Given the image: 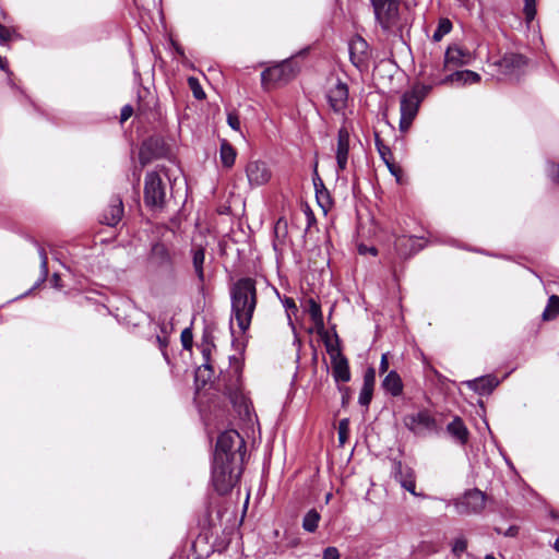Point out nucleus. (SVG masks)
I'll return each mask as SVG.
<instances>
[{"mask_svg":"<svg viewBox=\"0 0 559 559\" xmlns=\"http://www.w3.org/2000/svg\"><path fill=\"white\" fill-rule=\"evenodd\" d=\"M231 313L241 332H246L257 307L255 281L250 277L238 280L230 289Z\"/></svg>","mask_w":559,"mask_h":559,"instance_id":"obj_1","label":"nucleus"},{"mask_svg":"<svg viewBox=\"0 0 559 559\" xmlns=\"http://www.w3.org/2000/svg\"><path fill=\"white\" fill-rule=\"evenodd\" d=\"M242 473V465H236L229 460L214 456L212 466V481L219 495L229 492L237 484Z\"/></svg>","mask_w":559,"mask_h":559,"instance_id":"obj_2","label":"nucleus"},{"mask_svg":"<svg viewBox=\"0 0 559 559\" xmlns=\"http://www.w3.org/2000/svg\"><path fill=\"white\" fill-rule=\"evenodd\" d=\"M246 455V442L237 430L229 429L218 436L214 456L229 460L236 465H242Z\"/></svg>","mask_w":559,"mask_h":559,"instance_id":"obj_3","label":"nucleus"},{"mask_svg":"<svg viewBox=\"0 0 559 559\" xmlns=\"http://www.w3.org/2000/svg\"><path fill=\"white\" fill-rule=\"evenodd\" d=\"M431 91V85L416 83L412 90L405 92L401 98V119L400 129L406 131L418 112V108L424 98Z\"/></svg>","mask_w":559,"mask_h":559,"instance_id":"obj_4","label":"nucleus"},{"mask_svg":"<svg viewBox=\"0 0 559 559\" xmlns=\"http://www.w3.org/2000/svg\"><path fill=\"white\" fill-rule=\"evenodd\" d=\"M167 182L159 171H150L144 180V202L146 206L162 210L166 204Z\"/></svg>","mask_w":559,"mask_h":559,"instance_id":"obj_5","label":"nucleus"},{"mask_svg":"<svg viewBox=\"0 0 559 559\" xmlns=\"http://www.w3.org/2000/svg\"><path fill=\"white\" fill-rule=\"evenodd\" d=\"M299 71L297 62L286 59L269 67L261 73V82L264 87L269 84H286L293 80Z\"/></svg>","mask_w":559,"mask_h":559,"instance_id":"obj_6","label":"nucleus"},{"mask_svg":"<svg viewBox=\"0 0 559 559\" xmlns=\"http://www.w3.org/2000/svg\"><path fill=\"white\" fill-rule=\"evenodd\" d=\"M374 16L383 31H389L399 19V2L396 0H371Z\"/></svg>","mask_w":559,"mask_h":559,"instance_id":"obj_7","label":"nucleus"},{"mask_svg":"<svg viewBox=\"0 0 559 559\" xmlns=\"http://www.w3.org/2000/svg\"><path fill=\"white\" fill-rule=\"evenodd\" d=\"M486 506V496L479 489L467 490L454 502L455 510L461 515L480 513Z\"/></svg>","mask_w":559,"mask_h":559,"instance_id":"obj_8","label":"nucleus"},{"mask_svg":"<svg viewBox=\"0 0 559 559\" xmlns=\"http://www.w3.org/2000/svg\"><path fill=\"white\" fill-rule=\"evenodd\" d=\"M148 264L154 270L163 269L175 277L174 260L169 248L164 242H155L151 248Z\"/></svg>","mask_w":559,"mask_h":559,"instance_id":"obj_9","label":"nucleus"},{"mask_svg":"<svg viewBox=\"0 0 559 559\" xmlns=\"http://www.w3.org/2000/svg\"><path fill=\"white\" fill-rule=\"evenodd\" d=\"M326 352L331 357L332 362V374L336 382H348L350 380V371L348 366V360L341 353V349L337 346H334L332 343L326 342Z\"/></svg>","mask_w":559,"mask_h":559,"instance_id":"obj_10","label":"nucleus"},{"mask_svg":"<svg viewBox=\"0 0 559 559\" xmlns=\"http://www.w3.org/2000/svg\"><path fill=\"white\" fill-rule=\"evenodd\" d=\"M404 425L416 435H423L437 429V421L428 411H419L418 413L406 415L404 417Z\"/></svg>","mask_w":559,"mask_h":559,"instance_id":"obj_11","label":"nucleus"},{"mask_svg":"<svg viewBox=\"0 0 559 559\" xmlns=\"http://www.w3.org/2000/svg\"><path fill=\"white\" fill-rule=\"evenodd\" d=\"M326 99L331 109L336 114H344L348 103V86L341 80L329 87Z\"/></svg>","mask_w":559,"mask_h":559,"instance_id":"obj_12","label":"nucleus"},{"mask_svg":"<svg viewBox=\"0 0 559 559\" xmlns=\"http://www.w3.org/2000/svg\"><path fill=\"white\" fill-rule=\"evenodd\" d=\"M472 61L473 55L468 49L459 45H451L445 50L442 70L448 71L452 68L467 66L471 64Z\"/></svg>","mask_w":559,"mask_h":559,"instance_id":"obj_13","label":"nucleus"},{"mask_svg":"<svg viewBox=\"0 0 559 559\" xmlns=\"http://www.w3.org/2000/svg\"><path fill=\"white\" fill-rule=\"evenodd\" d=\"M246 175L251 187H260L269 182L272 177L267 164L262 160H251L246 167Z\"/></svg>","mask_w":559,"mask_h":559,"instance_id":"obj_14","label":"nucleus"},{"mask_svg":"<svg viewBox=\"0 0 559 559\" xmlns=\"http://www.w3.org/2000/svg\"><path fill=\"white\" fill-rule=\"evenodd\" d=\"M393 476L400 485L413 496H419L416 492V476L412 467L404 465L401 461L393 463Z\"/></svg>","mask_w":559,"mask_h":559,"instance_id":"obj_15","label":"nucleus"},{"mask_svg":"<svg viewBox=\"0 0 559 559\" xmlns=\"http://www.w3.org/2000/svg\"><path fill=\"white\" fill-rule=\"evenodd\" d=\"M480 81V75L471 70H460L454 71L443 79H432L435 84H447V85H455V86H465L478 83Z\"/></svg>","mask_w":559,"mask_h":559,"instance_id":"obj_16","label":"nucleus"},{"mask_svg":"<svg viewBox=\"0 0 559 559\" xmlns=\"http://www.w3.org/2000/svg\"><path fill=\"white\" fill-rule=\"evenodd\" d=\"M349 139L350 133L346 126H342L337 132V145H336V164L337 173L343 171L347 168L348 154H349Z\"/></svg>","mask_w":559,"mask_h":559,"instance_id":"obj_17","label":"nucleus"},{"mask_svg":"<svg viewBox=\"0 0 559 559\" xmlns=\"http://www.w3.org/2000/svg\"><path fill=\"white\" fill-rule=\"evenodd\" d=\"M525 64L523 56L518 53H506L496 62L498 71L503 75H513Z\"/></svg>","mask_w":559,"mask_h":559,"instance_id":"obj_18","label":"nucleus"},{"mask_svg":"<svg viewBox=\"0 0 559 559\" xmlns=\"http://www.w3.org/2000/svg\"><path fill=\"white\" fill-rule=\"evenodd\" d=\"M124 216V206L121 198L112 197L110 200L109 209L107 210V227L115 229L122 228V218Z\"/></svg>","mask_w":559,"mask_h":559,"instance_id":"obj_19","label":"nucleus"},{"mask_svg":"<svg viewBox=\"0 0 559 559\" xmlns=\"http://www.w3.org/2000/svg\"><path fill=\"white\" fill-rule=\"evenodd\" d=\"M468 388L480 395L489 394L499 384V380L493 376L479 377L467 382Z\"/></svg>","mask_w":559,"mask_h":559,"instance_id":"obj_20","label":"nucleus"},{"mask_svg":"<svg viewBox=\"0 0 559 559\" xmlns=\"http://www.w3.org/2000/svg\"><path fill=\"white\" fill-rule=\"evenodd\" d=\"M447 431L461 444H465L468 441V429L459 416H455L453 420L448 424Z\"/></svg>","mask_w":559,"mask_h":559,"instance_id":"obj_21","label":"nucleus"},{"mask_svg":"<svg viewBox=\"0 0 559 559\" xmlns=\"http://www.w3.org/2000/svg\"><path fill=\"white\" fill-rule=\"evenodd\" d=\"M368 44L360 37L356 36L349 43V55L353 63L358 66L367 58Z\"/></svg>","mask_w":559,"mask_h":559,"instance_id":"obj_22","label":"nucleus"},{"mask_svg":"<svg viewBox=\"0 0 559 559\" xmlns=\"http://www.w3.org/2000/svg\"><path fill=\"white\" fill-rule=\"evenodd\" d=\"M192 265L200 283L204 282V262L205 248L202 245H192L191 247Z\"/></svg>","mask_w":559,"mask_h":559,"instance_id":"obj_23","label":"nucleus"},{"mask_svg":"<svg viewBox=\"0 0 559 559\" xmlns=\"http://www.w3.org/2000/svg\"><path fill=\"white\" fill-rule=\"evenodd\" d=\"M383 389L393 396H399L403 392L402 379L396 371H390L382 382Z\"/></svg>","mask_w":559,"mask_h":559,"instance_id":"obj_24","label":"nucleus"},{"mask_svg":"<svg viewBox=\"0 0 559 559\" xmlns=\"http://www.w3.org/2000/svg\"><path fill=\"white\" fill-rule=\"evenodd\" d=\"M236 150L226 140H223L219 147V158L224 167L230 168L236 160Z\"/></svg>","mask_w":559,"mask_h":559,"instance_id":"obj_25","label":"nucleus"},{"mask_svg":"<svg viewBox=\"0 0 559 559\" xmlns=\"http://www.w3.org/2000/svg\"><path fill=\"white\" fill-rule=\"evenodd\" d=\"M451 551L456 559H473L471 554L467 552V539L464 536L453 539Z\"/></svg>","mask_w":559,"mask_h":559,"instance_id":"obj_26","label":"nucleus"},{"mask_svg":"<svg viewBox=\"0 0 559 559\" xmlns=\"http://www.w3.org/2000/svg\"><path fill=\"white\" fill-rule=\"evenodd\" d=\"M307 311L317 326H323V316L320 305L312 298L307 300Z\"/></svg>","mask_w":559,"mask_h":559,"instance_id":"obj_27","label":"nucleus"},{"mask_svg":"<svg viewBox=\"0 0 559 559\" xmlns=\"http://www.w3.org/2000/svg\"><path fill=\"white\" fill-rule=\"evenodd\" d=\"M321 516L316 509H311L306 513L302 520V527L305 531L313 533L319 525Z\"/></svg>","mask_w":559,"mask_h":559,"instance_id":"obj_28","label":"nucleus"},{"mask_svg":"<svg viewBox=\"0 0 559 559\" xmlns=\"http://www.w3.org/2000/svg\"><path fill=\"white\" fill-rule=\"evenodd\" d=\"M21 39V35L14 27L0 23V45L7 46L10 41Z\"/></svg>","mask_w":559,"mask_h":559,"instance_id":"obj_29","label":"nucleus"},{"mask_svg":"<svg viewBox=\"0 0 559 559\" xmlns=\"http://www.w3.org/2000/svg\"><path fill=\"white\" fill-rule=\"evenodd\" d=\"M559 314V297L552 295L548 299V304L543 312L544 320H552Z\"/></svg>","mask_w":559,"mask_h":559,"instance_id":"obj_30","label":"nucleus"},{"mask_svg":"<svg viewBox=\"0 0 559 559\" xmlns=\"http://www.w3.org/2000/svg\"><path fill=\"white\" fill-rule=\"evenodd\" d=\"M452 29V23L449 19H440L437 29L432 35L435 41H440Z\"/></svg>","mask_w":559,"mask_h":559,"instance_id":"obj_31","label":"nucleus"},{"mask_svg":"<svg viewBox=\"0 0 559 559\" xmlns=\"http://www.w3.org/2000/svg\"><path fill=\"white\" fill-rule=\"evenodd\" d=\"M376 147L381 157V159L386 163V160L393 159V154L391 148L383 143L378 134H376Z\"/></svg>","mask_w":559,"mask_h":559,"instance_id":"obj_32","label":"nucleus"},{"mask_svg":"<svg viewBox=\"0 0 559 559\" xmlns=\"http://www.w3.org/2000/svg\"><path fill=\"white\" fill-rule=\"evenodd\" d=\"M188 85H189L190 90L192 91L193 96L197 99L201 100V99L205 98V93L197 78L190 76L188 79Z\"/></svg>","mask_w":559,"mask_h":559,"instance_id":"obj_33","label":"nucleus"},{"mask_svg":"<svg viewBox=\"0 0 559 559\" xmlns=\"http://www.w3.org/2000/svg\"><path fill=\"white\" fill-rule=\"evenodd\" d=\"M349 433V420L347 418L342 419L338 423V442L344 445L348 439Z\"/></svg>","mask_w":559,"mask_h":559,"instance_id":"obj_34","label":"nucleus"},{"mask_svg":"<svg viewBox=\"0 0 559 559\" xmlns=\"http://www.w3.org/2000/svg\"><path fill=\"white\" fill-rule=\"evenodd\" d=\"M373 394V388L362 386L359 393L358 403L368 407Z\"/></svg>","mask_w":559,"mask_h":559,"instance_id":"obj_35","label":"nucleus"},{"mask_svg":"<svg viewBox=\"0 0 559 559\" xmlns=\"http://www.w3.org/2000/svg\"><path fill=\"white\" fill-rule=\"evenodd\" d=\"M212 347H214V344L209 342V341H204L202 344H201V352H202V355L204 357V362H203V367L206 368V369H211L212 366L210 364V354H211V349Z\"/></svg>","mask_w":559,"mask_h":559,"instance_id":"obj_36","label":"nucleus"},{"mask_svg":"<svg viewBox=\"0 0 559 559\" xmlns=\"http://www.w3.org/2000/svg\"><path fill=\"white\" fill-rule=\"evenodd\" d=\"M524 14L527 22L534 20L536 15V2L535 0H524Z\"/></svg>","mask_w":559,"mask_h":559,"instance_id":"obj_37","label":"nucleus"},{"mask_svg":"<svg viewBox=\"0 0 559 559\" xmlns=\"http://www.w3.org/2000/svg\"><path fill=\"white\" fill-rule=\"evenodd\" d=\"M314 187H316V192H317V199H318L319 203L321 205H323L321 203V201L324 198L328 199L329 194H328V191H326L322 180L319 177H317V179H314Z\"/></svg>","mask_w":559,"mask_h":559,"instance_id":"obj_38","label":"nucleus"},{"mask_svg":"<svg viewBox=\"0 0 559 559\" xmlns=\"http://www.w3.org/2000/svg\"><path fill=\"white\" fill-rule=\"evenodd\" d=\"M374 383H376V370H374V368L369 367L364 374L362 386L374 388Z\"/></svg>","mask_w":559,"mask_h":559,"instance_id":"obj_39","label":"nucleus"},{"mask_svg":"<svg viewBox=\"0 0 559 559\" xmlns=\"http://www.w3.org/2000/svg\"><path fill=\"white\" fill-rule=\"evenodd\" d=\"M38 254L40 258L41 273L44 276H47V274H48V257H47L45 249L40 246H38Z\"/></svg>","mask_w":559,"mask_h":559,"instance_id":"obj_40","label":"nucleus"},{"mask_svg":"<svg viewBox=\"0 0 559 559\" xmlns=\"http://www.w3.org/2000/svg\"><path fill=\"white\" fill-rule=\"evenodd\" d=\"M547 174L554 182L559 183V164L549 163L547 167Z\"/></svg>","mask_w":559,"mask_h":559,"instance_id":"obj_41","label":"nucleus"},{"mask_svg":"<svg viewBox=\"0 0 559 559\" xmlns=\"http://www.w3.org/2000/svg\"><path fill=\"white\" fill-rule=\"evenodd\" d=\"M440 71H441V70L439 69V67H437V66H436V67H431V68H430V72H429V73H427V80H428V83H427L426 85H431V88H432L433 86H436L437 84H435V83L432 82V79H443V78H444V76H441V75H440Z\"/></svg>","mask_w":559,"mask_h":559,"instance_id":"obj_42","label":"nucleus"},{"mask_svg":"<svg viewBox=\"0 0 559 559\" xmlns=\"http://www.w3.org/2000/svg\"><path fill=\"white\" fill-rule=\"evenodd\" d=\"M227 123L228 126L236 130V131H239L240 130V120H239V117L237 114L235 112H228L227 115Z\"/></svg>","mask_w":559,"mask_h":559,"instance_id":"obj_43","label":"nucleus"},{"mask_svg":"<svg viewBox=\"0 0 559 559\" xmlns=\"http://www.w3.org/2000/svg\"><path fill=\"white\" fill-rule=\"evenodd\" d=\"M181 342L182 346L186 349H189L192 346V333L189 329H186L181 333Z\"/></svg>","mask_w":559,"mask_h":559,"instance_id":"obj_44","label":"nucleus"},{"mask_svg":"<svg viewBox=\"0 0 559 559\" xmlns=\"http://www.w3.org/2000/svg\"><path fill=\"white\" fill-rule=\"evenodd\" d=\"M160 330H162V333H164V335H157L156 336V342L158 343L159 348L164 349L168 345V340H167V336L165 335V333H166V325H165V323L162 324Z\"/></svg>","mask_w":559,"mask_h":559,"instance_id":"obj_45","label":"nucleus"},{"mask_svg":"<svg viewBox=\"0 0 559 559\" xmlns=\"http://www.w3.org/2000/svg\"><path fill=\"white\" fill-rule=\"evenodd\" d=\"M322 559H340V552L336 547H328L323 551Z\"/></svg>","mask_w":559,"mask_h":559,"instance_id":"obj_46","label":"nucleus"},{"mask_svg":"<svg viewBox=\"0 0 559 559\" xmlns=\"http://www.w3.org/2000/svg\"><path fill=\"white\" fill-rule=\"evenodd\" d=\"M133 115V108L130 105H126L122 107L120 112V122L123 123Z\"/></svg>","mask_w":559,"mask_h":559,"instance_id":"obj_47","label":"nucleus"},{"mask_svg":"<svg viewBox=\"0 0 559 559\" xmlns=\"http://www.w3.org/2000/svg\"><path fill=\"white\" fill-rule=\"evenodd\" d=\"M283 306L287 311H292L294 314L298 311V308L296 306V302L293 298L286 297L283 300Z\"/></svg>","mask_w":559,"mask_h":559,"instance_id":"obj_48","label":"nucleus"},{"mask_svg":"<svg viewBox=\"0 0 559 559\" xmlns=\"http://www.w3.org/2000/svg\"><path fill=\"white\" fill-rule=\"evenodd\" d=\"M388 167V169L390 170V173L395 176L396 178H399L400 174H401V168L400 166H397L393 159L391 160H386V163H384Z\"/></svg>","mask_w":559,"mask_h":559,"instance_id":"obj_49","label":"nucleus"},{"mask_svg":"<svg viewBox=\"0 0 559 559\" xmlns=\"http://www.w3.org/2000/svg\"><path fill=\"white\" fill-rule=\"evenodd\" d=\"M358 252H359L360 254H367V253H369V254H371V255H377V254H378V250H377V248H374V247H367V246H365V245H360V246L358 247Z\"/></svg>","mask_w":559,"mask_h":559,"instance_id":"obj_50","label":"nucleus"},{"mask_svg":"<svg viewBox=\"0 0 559 559\" xmlns=\"http://www.w3.org/2000/svg\"><path fill=\"white\" fill-rule=\"evenodd\" d=\"M388 369H389L388 354H383L381 357L379 371H380V373H384L388 371Z\"/></svg>","mask_w":559,"mask_h":559,"instance_id":"obj_51","label":"nucleus"},{"mask_svg":"<svg viewBox=\"0 0 559 559\" xmlns=\"http://www.w3.org/2000/svg\"><path fill=\"white\" fill-rule=\"evenodd\" d=\"M50 283H51V285H52L53 287H56V288H61V287H62V285H61V278H60V276H59L57 273H55V274L52 275V277H51V280H50Z\"/></svg>","mask_w":559,"mask_h":559,"instance_id":"obj_52","label":"nucleus"},{"mask_svg":"<svg viewBox=\"0 0 559 559\" xmlns=\"http://www.w3.org/2000/svg\"><path fill=\"white\" fill-rule=\"evenodd\" d=\"M518 533H519V528L516 526L512 525L506 532H503V535L508 536V537H514L518 535Z\"/></svg>","mask_w":559,"mask_h":559,"instance_id":"obj_53","label":"nucleus"},{"mask_svg":"<svg viewBox=\"0 0 559 559\" xmlns=\"http://www.w3.org/2000/svg\"><path fill=\"white\" fill-rule=\"evenodd\" d=\"M153 109V107L150 106V103H141L139 105V110L143 114L147 112V111H151Z\"/></svg>","mask_w":559,"mask_h":559,"instance_id":"obj_54","label":"nucleus"},{"mask_svg":"<svg viewBox=\"0 0 559 559\" xmlns=\"http://www.w3.org/2000/svg\"><path fill=\"white\" fill-rule=\"evenodd\" d=\"M7 68V61L0 56V69L5 70Z\"/></svg>","mask_w":559,"mask_h":559,"instance_id":"obj_55","label":"nucleus"},{"mask_svg":"<svg viewBox=\"0 0 559 559\" xmlns=\"http://www.w3.org/2000/svg\"><path fill=\"white\" fill-rule=\"evenodd\" d=\"M150 103H152L153 107H156L157 106V98L152 96Z\"/></svg>","mask_w":559,"mask_h":559,"instance_id":"obj_56","label":"nucleus"},{"mask_svg":"<svg viewBox=\"0 0 559 559\" xmlns=\"http://www.w3.org/2000/svg\"><path fill=\"white\" fill-rule=\"evenodd\" d=\"M554 548L559 552V537L556 539Z\"/></svg>","mask_w":559,"mask_h":559,"instance_id":"obj_57","label":"nucleus"},{"mask_svg":"<svg viewBox=\"0 0 559 559\" xmlns=\"http://www.w3.org/2000/svg\"><path fill=\"white\" fill-rule=\"evenodd\" d=\"M485 559H496V558H495L493 556H491V555H487V556L485 557Z\"/></svg>","mask_w":559,"mask_h":559,"instance_id":"obj_58","label":"nucleus"},{"mask_svg":"<svg viewBox=\"0 0 559 559\" xmlns=\"http://www.w3.org/2000/svg\"><path fill=\"white\" fill-rule=\"evenodd\" d=\"M404 240H405V238H400V239L397 240V246H399L402 241H404Z\"/></svg>","mask_w":559,"mask_h":559,"instance_id":"obj_59","label":"nucleus"},{"mask_svg":"<svg viewBox=\"0 0 559 559\" xmlns=\"http://www.w3.org/2000/svg\"><path fill=\"white\" fill-rule=\"evenodd\" d=\"M85 298H86L87 300H94V298H93L92 296H88V295H87Z\"/></svg>","mask_w":559,"mask_h":559,"instance_id":"obj_60","label":"nucleus"},{"mask_svg":"<svg viewBox=\"0 0 559 559\" xmlns=\"http://www.w3.org/2000/svg\"><path fill=\"white\" fill-rule=\"evenodd\" d=\"M287 318L289 320V323L292 324V318H290V313L289 312L287 313Z\"/></svg>","mask_w":559,"mask_h":559,"instance_id":"obj_61","label":"nucleus"},{"mask_svg":"<svg viewBox=\"0 0 559 559\" xmlns=\"http://www.w3.org/2000/svg\"><path fill=\"white\" fill-rule=\"evenodd\" d=\"M496 532H497L498 534H501V533H502V532L500 531V528H496Z\"/></svg>","mask_w":559,"mask_h":559,"instance_id":"obj_62","label":"nucleus"}]
</instances>
